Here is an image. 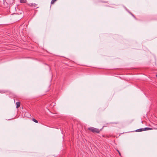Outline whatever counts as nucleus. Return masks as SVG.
<instances>
[{"label":"nucleus","instance_id":"f257e3e1","mask_svg":"<svg viewBox=\"0 0 157 157\" xmlns=\"http://www.w3.org/2000/svg\"><path fill=\"white\" fill-rule=\"evenodd\" d=\"M14 2V0H4L3 4L5 7H8Z\"/></svg>","mask_w":157,"mask_h":157},{"label":"nucleus","instance_id":"7ed1b4c3","mask_svg":"<svg viewBox=\"0 0 157 157\" xmlns=\"http://www.w3.org/2000/svg\"><path fill=\"white\" fill-rule=\"evenodd\" d=\"M28 5L31 7H36V8H39L38 7H37L38 5L35 3H29L28 4Z\"/></svg>","mask_w":157,"mask_h":157},{"label":"nucleus","instance_id":"20e7f679","mask_svg":"<svg viewBox=\"0 0 157 157\" xmlns=\"http://www.w3.org/2000/svg\"><path fill=\"white\" fill-rule=\"evenodd\" d=\"M143 131H144V128H140L136 130V132H140Z\"/></svg>","mask_w":157,"mask_h":157},{"label":"nucleus","instance_id":"f8f14e48","mask_svg":"<svg viewBox=\"0 0 157 157\" xmlns=\"http://www.w3.org/2000/svg\"><path fill=\"white\" fill-rule=\"evenodd\" d=\"M119 153L120 155H121V153L119 151Z\"/></svg>","mask_w":157,"mask_h":157},{"label":"nucleus","instance_id":"9d476101","mask_svg":"<svg viewBox=\"0 0 157 157\" xmlns=\"http://www.w3.org/2000/svg\"><path fill=\"white\" fill-rule=\"evenodd\" d=\"M135 18H136V17L135 16L132 14V13H130Z\"/></svg>","mask_w":157,"mask_h":157},{"label":"nucleus","instance_id":"ddd939ff","mask_svg":"<svg viewBox=\"0 0 157 157\" xmlns=\"http://www.w3.org/2000/svg\"><path fill=\"white\" fill-rule=\"evenodd\" d=\"M117 151L118 152H119V151L118 150H117Z\"/></svg>","mask_w":157,"mask_h":157},{"label":"nucleus","instance_id":"9b49d317","mask_svg":"<svg viewBox=\"0 0 157 157\" xmlns=\"http://www.w3.org/2000/svg\"><path fill=\"white\" fill-rule=\"evenodd\" d=\"M103 2L105 3H108L107 2Z\"/></svg>","mask_w":157,"mask_h":157},{"label":"nucleus","instance_id":"39448f33","mask_svg":"<svg viewBox=\"0 0 157 157\" xmlns=\"http://www.w3.org/2000/svg\"><path fill=\"white\" fill-rule=\"evenodd\" d=\"M152 129L151 128L146 127L144 128V131H147L149 130H152Z\"/></svg>","mask_w":157,"mask_h":157},{"label":"nucleus","instance_id":"0eeeda50","mask_svg":"<svg viewBox=\"0 0 157 157\" xmlns=\"http://www.w3.org/2000/svg\"><path fill=\"white\" fill-rule=\"evenodd\" d=\"M26 2V0H20V2L21 3H25Z\"/></svg>","mask_w":157,"mask_h":157},{"label":"nucleus","instance_id":"4468645a","mask_svg":"<svg viewBox=\"0 0 157 157\" xmlns=\"http://www.w3.org/2000/svg\"><path fill=\"white\" fill-rule=\"evenodd\" d=\"M156 77H157V75H156Z\"/></svg>","mask_w":157,"mask_h":157},{"label":"nucleus","instance_id":"423d86ee","mask_svg":"<svg viewBox=\"0 0 157 157\" xmlns=\"http://www.w3.org/2000/svg\"><path fill=\"white\" fill-rule=\"evenodd\" d=\"M16 108H18L20 105V103L19 102H16Z\"/></svg>","mask_w":157,"mask_h":157},{"label":"nucleus","instance_id":"6e6552de","mask_svg":"<svg viewBox=\"0 0 157 157\" xmlns=\"http://www.w3.org/2000/svg\"><path fill=\"white\" fill-rule=\"evenodd\" d=\"M32 120H33V121L34 122L36 123H37L38 122V121L36 120V119H35V118H33V119H32Z\"/></svg>","mask_w":157,"mask_h":157},{"label":"nucleus","instance_id":"1a4fd4ad","mask_svg":"<svg viewBox=\"0 0 157 157\" xmlns=\"http://www.w3.org/2000/svg\"><path fill=\"white\" fill-rule=\"evenodd\" d=\"M56 1V0H52L51 1V4H54V3Z\"/></svg>","mask_w":157,"mask_h":157},{"label":"nucleus","instance_id":"f03ea898","mask_svg":"<svg viewBox=\"0 0 157 157\" xmlns=\"http://www.w3.org/2000/svg\"><path fill=\"white\" fill-rule=\"evenodd\" d=\"M88 130L93 133H98V129L93 127H90L88 128Z\"/></svg>","mask_w":157,"mask_h":157}]
</instances>
